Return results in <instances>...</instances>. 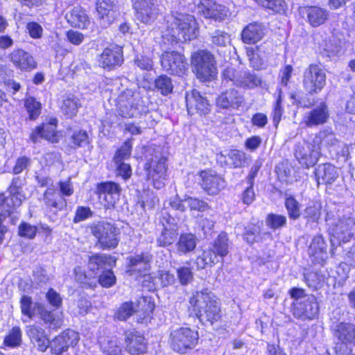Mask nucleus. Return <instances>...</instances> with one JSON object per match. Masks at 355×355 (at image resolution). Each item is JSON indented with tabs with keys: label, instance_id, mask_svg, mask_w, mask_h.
<instances>
[{
	"label": "nucleus",
	"instance_id": "69168bd1",
	"mask_svg": "<svg viewBox=\"0 0 355 355\" xmlns=\"http://www.w3.org/2000/svg\"><path fill=\"white\" fill-rule=\"evenodd\" d=\"M99 199L103 203L105 209L114 207L115 204L119 201L120 194H109L105 193H97Z\"/></svg>",
	"mask_w": 355,
	"mask_h": 355
},
{
	"label": "nucleus",
	"instance_id": "680f3d73",
	"mask_svg": "<svg viewBox=\"0 0 355 355\" xmlns=\"http://www.w3.org/2000/svg\"><path fill=\"white\" fill-rule=\"evenodd\" d=\"M121 190L120 186L113 182H102L97 186V193L120 194Z\"/></svg>",
	"mask_w": 355,
	"mask_h": 355
},
{
	"label": "nucleus",
	"instance_id": "c85d7f7f",
	"mask_svg": "<svg viewBox=\"0 0 355 355\" xmlns=\"http://www.w3.org/2000/svg\"><path fill=\"white\" fill-rule=\"evenodd\" d=\"M300 12L306 16L307 22L314 28L324 24L329 18L328 10L319 6H306Z\"/></svg>",
	"mask_w": 355,
	"mask_h": 355
},
{
	"label": "nucleus",
	"instance_id": "2f4dec72",
	"mask_svg": "<svg viewBox=\"0 0 355 355\" xmlns=\"http://www.w3.org/2000/svg\"><path fill=\"white\" fill-rule=\"evenodd\" d=\"M314 143L320 144L319 148L326 149L329 153L336 152L340 141L336 138L335 133L330 130H320L314 139Z\"/></svg>",
	"mask_w": 355,
	"mask_h": 355
},
{
	"label": "nucleus",
	"instance_id": "393cba45",
	"mask_svg": "<svg viewBox=\"0 0 355 355\" xmlns=\"http://www.w3.org/2000/svg\"><path fill=\"white\" fill-rule=\"evenodd\" d=\"M123 62V50L121 46H114L104 49L101 55L99 63L104 69H112L120 66Z\"/></svg>",
	"mask_w": 355,
	"mask_h": 355
},
{
	"label": "nucleus",
	"instance_id": "5fc2aeb1",
	"mask_svg": "<svg viewBox=\"0 0 355 355\" xmlns=\"http://www.w3.org/2000/svg\"><path fill=\"white\" fill-rule=\"evenodd\" d=\"M176 274L180 284L187 286L193 280V272L190 266H185L177 268Z\"/></svg>",
	"mask_w": 355,
	"mask_h": 355
},
{
	"label": "nucleus",
	"instance_id": "2eb2a0df",
	"mask_svg": "<svg viewBox=\"0 0 355 355\" xmlns=\"http://www.w3.org/2000/svg\"><path fill=\"white\" fill-rule=\"evenodd\" d=\"M294 154L300 164L306 168L313 166L320 157V152L315 146L306 141L295 144Z\"/></svg>",
	"mask_w": 355,
	"mask_h": 355
},
{
	"label": "nucleus",
	"instance_id": "603ef678",
	"mask_svg": "<svg viewBox=\"0 0 355 355\" xmlns=\"http://www.w3.org/2000/svg\"><path fill=\"white\" fill-rule=\"evenodd\" d=\"M287 218L285 216L270 213L266 218V225L273 230L284 227L286 225Z\"/></svg>",
	"mask_w": 355,
	"mask_h": 355
},
{
	"label": "nucleus",
	"instance_id": "c756f323",
	"mask_svg": "<svg viewBox=\"0 0 355 355\" xmlns=\"http://www.w3.org/2000/svg\"><path fill=\"white\" fill-rule=\"evenodd\" d=\"M267 28L259 22H254L246 26L241 33L242 41L245 44H255L266 35Z\"/></svg>",
	"mask_w": 355,
	"mask_h": 355
},
{
	"label": "nucleus",
	"instance_id": "cd10ccee",
	"mask_svg": "<svg viewBox=\"0 0 355 355\" xmlns=\"http://www.w3.org/2000/svg\"><path fill=\"white\" fill-rule=\"evenodd\" d=\"M10 58L13 64L21 71H31L37 67L33 57L22 49L14 50L10 54Z\"/></svg>",
	"mask_w": 355,
	"mask_h": 355
},
{
	"label": "nucleus",
	"instance_id": "8fccbe9b",
	"mask_svg": "<svg viewBox=\"0 0 355 355\" xmlns=\"http://www.w3.org/2000/svg\"><path fill=\"white\" fill-rule=\"evenodd\" d=\"M229 164L234 168L243 167L247 162L246 154L239 150H231L227 154Z\"/></svg>",
	"mask_w": 355,
	"mask_h": 355
},
{
	"label": "nucleus",
	"instance_id": "3c124183",
	"mask_svg": "<svg viewBox=\"0 0 355 355\" xmlns=\"http://www.w3.org/2000/svg\"><path fill=\"white\" fill-rule=\"evenodd\" d=\"M177 236V230L163 229L160 235L157 238V244L159 247H167L175 241Z\"/></svg>",
	"mask_w": 355,
	"mask_h": 355
},
{
	"label": "nucleus",
	"instance_id": "052dcab7",
	"mask_svg": "<svg viewBox=\"0 0 355 355\" xmlns=\"http://www.w3.org/2000/svg\"><path fill=\"white\" fill-rule=\"evenodd\" d=\"M184 202L187 205V208H189L190 210H195L198 211H204L208 208V205L206 202L194 198L192 197H185Z\"/></svg>",
	"mask_w": 355,
	"mask_h": 355
},
{
	"label": "nucleus",
	"instance_id": "473e14b6",
	"mask_svg": "<svg viewBox=\"0 0 355 355\" xmlns=\"http://www.w3.org/2000/svg\"><path fill=\"white\" fill-rule=\"evenodd\" d=\"M327 245L321 234L314 236L308 249L309 255L313 263H320L327 254Z\"/></svg>",
	"mask_w": 355,
	"mask_h": 355
},
{
	"label": "nucleus",
	"instance_id": "9b49d317",
	"mask_svg": "<svg viewBox=\"0 0 355 355\" xmlns=\"http://www.w3.org/2000/svg\"><path fill=\"white\" fill-rule=\"evenodd\" d=\"M159 60L162 69L171 75L181 76L187 70L186 58L178 51H164Z\"/></svg>",
	"mask_w": 355,
	"mask_h": 355
},
{
	"label": "nucleus",
	"instance_id": "f03ea898",
	"mask_svg": "<svg viewBox=\"0 0 355 355\" xmlns=\"http://www.w3.org/2000/svg\"><path fill=\"white\" fill-rule=\"evenodd\" d=\"M196 315L202 324H213L222 317L219 300L208 288L196 291L189 299Z\"/></svg>",
	"mask_w": 355,
	"mask_h": 355
},
{
	"label": "nucleus",
	"instance_id": "20e7f679",
	"mask_svg": "<svg viewBox=\"0 0 355 355\" xmlns=\"http://www.w3.org/2000/svg\"><path fill=\"white\" fill-rule=\"evenodd\" d=\"M229 247L230 243L227 234L220 233L209 247L196 258L197 268L202 270L207 266L211 267L220 261H223L229 253Z\"/></svg>",
	"mask_w": 355,
	"mask_h": 355
},
{
	"label": "nucleus",
	"instance_id": "9d476101",
	"mask_svg": "<svg viewBox=\"0 0 355 355\" xmlns=\"http://www.w3.org/2000/svg\"><path fill=\"white\" fill-rule=\"evenodd\" d=\"M166 159L160 153L154 155L145 164L148 180H151L155 188L159 189L164 186L166 179Z\"/></svg>",
	"mask_w": 355,
	"mask_h": 355
},
{
	"label": "nucleus",
	"instance_id": "f8f14e48",
	"mask_svg": "<svg viewBox=\"0 0 355 355\" xmlns=\"http://www.w3.org/2000/svg\"><path fill=\"white\" fill-rule=\"evenodd\" d=\"M292 306L293 315L303 320H313L319 312V305L313 295L306 296L299 302H294Z\"/></svg>",
	"mask_w": 355,
	"mask_h": 355
},
{
	"label": "nucleus",
	"instance_id": "13d9d810",
	"mask_svg": "<svg viewBox=\"0 0 355 355\" xmlns=\"http://www.w3.org/2000/svg\"><path fill=\"white\" fill-rule=\"evenodd\" d=\"M21 342V331L19 327H15L4 338V343L9 347H16Z\"/></svg>",
	"mask_w": 355,
	"mask_h": 355
},
{
	"label": "nucleus",
	"instance_id": "de8ad7c7",
	"mask_svg": "<svg viewBox=\"0 0 355 355\" xmlns=\"http://www.w3.org/2000/svg\"><path fill=\"white\" fill-rule=\"evenodd\" d=\"M79 105L78 98L73 96H68L63 100L61 110L64 115L71 118L76 114Z\"/></svg>",
	"mask_w": 355,
	"mask_h": 355
},
{
	"label": "nucleus",
	"instance_id": "e2e57ef3",
	"mask_svg": "<svg viewBox=\"0 0 355 355\" xmlns=\"http://www.w3.org/2000/svg\"><path fill=\"white\" fill-rule=\"evenodd\" d=\"M37 231L35 226L28 223H21L18 227V234L20 236L31 239L35 236Z\"/></svg>",
	"mask_w": 355,
	"mask_h": 355
},
{
	"label": "nucleus",
	"instance_id": "864d4df0",
	"mask_svg": "<svg viewBox=\"0 0 355 355\" xmlns=\"http://www.w3.org/2000/svg\"><path fill=\"white\" fill-rule=\"evenodd\" d=\"M137 310V306L132 302L123 303L115 313V317L120 320H126Z\"/></svg>",
	"mask_w": 355,
	"mask_h": 355
},
{
	"label": "nucleus",
	"instance_id": "39448f33",
	"mask_svg": "<svg viewBox=\"0 0 355 355\" xmlns=\"http://www.w3.org/2000/svg\"><path fill=\"white\" fill-rule=\"evenodd\" d=\"M191 66L196 77L202 82L212 80L217 74L215 58L207 51L195 52L191 57Z\"/></svg>",
	"mask_w": 355,
	"mask_h": 355
},
{
	"label": "nucleus",
	"instance_id": "f704fd0d",
	"mask_svg": "<svg viewBox=\"0 0 355 355\" xmlns=\"http://www.w3.org/2000/svg\"><path fill=\"white\" fill-rule=\"evenodd\" d=\"M27 334L40 351L45 352L49 347V340L42 327L35 325L30 326L27 330Z\"/></svg>",
	"mask_w": 355,
	"mask_h": 355
},
{
	"label": "nucleus",
	"instance_id": "338daca9",
	"mask_svg": "<svg viewBox=\"0 0 355 355\" xmlns=\"http://www.w3.org/2000/svg\"><path fill=\"white\" fill-rule=\"evenodd\" d=\"M94 212L88 207L78 206L73 218V223H77L92 217Z\"/></svg>",
	"mask_w": 355,
	"mask_h": 355
},
{
	"label": "nucleus",
	"instance_id": "e433bc0d",
	"mask_svg": "<svg viewBox=\"0 0 355 355\" xmlns=\"http://www.w3.org/2000/svg\"><path fill=\"white\" fill-rule=\"evenodd\" d=\"M197 237L191 233H184L180 236L175 244L178 252L180 254H187L192 252L197 245Z\"/></svg>",
	"mask_w": 355,
	"mask_h": 355
},
{
	"label": "nucleus",
	"instance_id": "4d7b16f0",
	"mask_svg": "<svg viewBox=\"0 0 355 355\" xmlns=\"http://www.w3.org/2000/svg\"><path fill=\"white\" fill-rule=\"evenodd\" d=\"M247 55L250 61V64L253 69L257 70L262 69L264 64L266 56L257 53L252 47L247 49Z\"/></svg>",
	"mask_w": 355,
	"mask_h": 355
},
{
	"label": "nucleus",
	"instance_id": "58836bf2",
	"mask_svg": "<svg viewBox=\"0 0 355 355\" xmlns=\"http://www.w3.org/2000/svg\"><path fill=\"white\" fill-rule=\"evenodd\" d=\"M264 236H270V233H262L261 227L252 223L248 225L245 227L244 232L243 234V240L249 245L262 242Z\"/></svg>",
	"mask_w": 355,
	"mask_h": 355
},
{
	"label": "nucleus",
	"instance_id": "423d86ee",
	"mask_svg": "<svg viewBox=\"0 0 355 355\" xmlns=\"http://www.w3.org/2000/svg\"><path fill=\"white\" fill-rule=\"evenodd\" d=\"M175 42L191 40L196 37V22L194 17L180 13L171 24L170 33Z\"/></svg>",
	"mask_w": 355,
	"mask_h": 355
},
{
	"label": "nucleus",
	"instance_id": "4be33fe9",
	"mask_svg": "<svg viewBox=\"0 0 355 355\" xmlns=\"http://www.w3.org/2000/svg\"><path fill=\"white\" fill-rule=\"evenodd\" d=\"M96 10L101 24L105 28L111 25L119 15L114 0H97Z\"/></svg>",
	"mask_w": 355,
	"mask_h": 355
},
{
	"label": "nucleus",
	"instance_id": "79ce46f5",
	"mask_svg": "<svg viewBox=\"0 0 355 355\" xmlns=\"http://www.w3.org/2000/svg\"><path fill=\"white\" fill-rule=\"evenodd\" d=\"M155 88L163 96H167L173 92V83L171 77L166 74L157 76L154 82Z\"/></svg>",
	"mask_w": 355,
	"mask_h": 355
},
{
	"label": "nucleus",
	"instance_id": "0eeeda50",
	"mask_svg": "<svg viewBox=\"0 0 355 355\" xmlns=\"http://www.w3.org/2000/svg\"><path fill=\"white\" fill-rule=\"evenodd\" d=\"M198 332L189 327H180L173 330L170 334L171 348L180 354H185L197 345Z\"/></svg>",
	"mask_w": 355,
	"mask_h": 355
},
{
	"label": "nucleus",
	"instance_id": "7ed1b4c3",
	"mask_svg": "<svg viewBox=\"0 0 355 355\" xmlns=\"http://www.w3.org/2000/svg\"><path fill=\"white\" fill-rule=\"evenodd\" d=\"M96 242L95 246L103 250L115 249L119 243V230L114 224L105 220L92 223L88 226Z\"/></svg>",
	"mask_w": 355,
	"mask_h": 355
},
{
	"label": "nucleus",
	"instance_id": "5701e85b",
	"mask_svg": "<svg viewBox=\"0 0 355 355\" xmlns=\"http://www.w3.org/2000/svg\"><path fill=\"white\" fill-rule=\"evenodd\" d=\"M198 10L205 18L222 21L227 16L226 8L214 0H200Z\"/></svg>",
	"mask_w": 355,
	"mask_h": 355
},
{
	"label": "nucleus",
	"instance_id": "72a5a7b5",
	"mask_svg": "<svg viewBox=\"0 0 355 355\" xmlns=\"http://www.w3.org/2000/svg\"><path fill=\"white\" fill-rule=\"evenodd\" d=\"M67 22L73 27L87 28L90 21L85 10L80 6L73 7L65 15Z\"/></svg>",
	"mask_w": 355,
	"mask_h": 355
},
{
	"label": "nucleus",
	"instance_id": "a878e982",
	"mask_svg": "<svg viewBox=\"0 0 355 355\" xmlns=\"http://www.w3.org/2000/svg\"><path fill=\"white\" fill-rule=\"evenodd\" d=\"M153 255L148 252H141L135 254L128 257L129 271L131 272H138L140 275H145L146 272L150 268V262Z\"/></svg>",
	"mask_w": 355,
	"mask_h": 355
},
{
	"label": "nucleus",
	"instance_id": "49530a36",
	"mask_svg": "<svg viewBox=\"0 0 355 355\" xmlns=\"http://www.w3.org/2000/svg\"><path fill=\"white\" fill-rule=\"evenodd\" d=\"M24 107L28 114V119L31 121L36 120L41 114V103L32 96L25 99Z\"/></svg>",
	"mask_w": 355,
	"mask_h": 355
},
{
	"label": "nucleus",
	"instance_id": "bf43d9fd",
	"mask_svg": "<svg viewBox=\"0 0 355 355\" xmlns=\"http://www.w3.org/2000/svg\"><path fill=\"white\" fill-rule=\"evenodd\" d=\"M132 151V142L130 140L125 141L121 147L118 149L114 157V161L115 163L123 161L128 159L130 157Z\"/></svg>",
	"mask_w": 355,
	"mask_h": 355
},
{
	"label": "nucleus",
	"instance_id": "6ab92c4d",
	"mask_svg": "<svg viewBox=\"0 0 355 355\" xmlns=\"http://www.w3.org/2000/svg\"><path fill=\"white\" fill-rule=\"evenodd\" d=\"M133 8L136 11L137 19L144 24L154 21L159 13V10L153 0H135Z\"/></svg>",
	"mask_w": 355,
	"mask_h": 355
},
{
	"label": "nucleus",
	"instance_id": "a19ab883",
	"mask_svg": "<svg viewBox=\"0 0 355 355\" xmlns=\"http://www.w3.org/2000/svg\"><path fill=\"white\" fill-rule=\"evenodd\" d=\"M322 205L320 202L313 201L308 204L302 211V216L306 223H318L322 216Z\"/></svg>",
	"mask_w": 355,
	"mask_h": 355
},
{
	"label": "nucleus",
	"instance_id": "f257e3e1",
	"mask_svg": "<svg viewBox=\"0 0 355 355\" xmlns=\"http://www.w3.org/2000/svg\"><path fill=\"white\" fill-rule=\"evenodd\" d=\"M25 199L21 192V180L19 177L12 178L10 185L6 193L0 194V244L4 239V234L8 229L3 224L6 218H9L11 223L15 224V216H12Z\"/></svg>",
	"mask_w": 355,
	"mask_h": 355
},
{
	"label": "nucleus",
	"instance_id": "7c9ffc66",
	"mask_svg": "<svg viewBox=\"0 0 355 355\" xmlns=\"http://www.w3.org/2000/svg\"><path fill=\"white\" fill-rule=\"evenodd\" d=\"M115 262V259L110 254H95L89 257L88 268L91 271L97 274V272H103V271L110 270Z\"/></svg>",
	"mask_w": 355,
	"mask_h": 355
},
{
	"label": "nucleus",
	"instance_id": "bb28decb",
	"mask_svg": "<svg viewBox=\"0 0 355 355\" xmlns=\"http://www.w3.org/2000/svg\"><path fill=\"white\" fill-rule=\"evenodd\" d=\"M315 176L318 184H332L338 178V168L331 164L325 163L318 165L315 169Z\"/></svg>",
	"mask_w": 355,
	"mask_h": 355
},
{
	"label": "nucleus",
	"instance_id": "412c9836",
	"mask_svg": "<svg viewBox=\"0 0 355 355\" xmlns=\"http://www.w3.org/2000/svg\"><path fill=\"white\" fill-rule=\"evenodd\" d=\"M124 343L125 350L132 355L144 354L147 351V341L137 331H125Z\"/></svg>",
	"mask_w": 355,
	"mask_h": 355
},
{
	"label": "nucleus",
	"instance_id": "f3484780",
	"mask_svg": "<svg viewBox=\"0 0 355 355\" xmlns=\"http://www.w3.org/2000/svg\"><path fill=\"white\" fill-rule=\"evenodd\" d=\"M329 116V107L322 101L304 115L302 121L306 127L313 128L326 123Z\"/></svg>",
	"mask_w": 355,
	"mask_h": 355
},
{
	"label": "nucleus",
	"instance_id": "a211bd4d",
	"mask_svg": "<svg viewBox=\"0 0 355 355\" xmlns=\"http://www.w3.org/2000/svg\"><path fill=\"white\" fill-rule=\"evenodd\" d=\"M200 185L209 195H216L225 187L224 178L214 171H202L199 174Z\"/></svg>",
	"mask_w": 355,
	"mask_h": 355
},
{
	"label": "nucleus",
	"instance_id": "1a4fd4ad",
	"mask_svg": "<svg viewBox=\"0 0 355 355\" xmlns=\"http://www.w3.org/2000/svg\"><path fill=\"white\" fill-rule=\"evenodd\" d=\"M139 101V94L127 89L117 98L116 111L122 117H135L142 111Z\"/></svg>",
	"mask_w": 355,
	"mask_h": 355
},
{
	"label": "nucleus",
	"instance_id": "ddd939ff",
	"mask_svg": "<svg viewBox=\"0 0 355 355\" xmlns=\"http://www.w3.org/2000/svg\"><path fill=\"white\" fill-rule=\"evenodd\" d=\"M332 235L334 239H331L332 246H335L337 241L338 244L346 243L355 236V219L343 216L340 218L332 227Z\"/></svg>",
	"mask_w": 355,
	"mask_h": 355
},
{
	"label": "nucleus",
	"instance_id": "09e8293b",
	"mask_svg": "<svg viewBox=\"0 0 355 355\" xmlns=\"http://www.w3.org/2000/svg\"><path fill=\"white\" fill-rule=\"evenodd\" d=\"M211 40L214 48L226 47L231 42L230 35L220 30H216L211 33Z\"/></svg>",
	"mask_w": 355,
	"mask_h": 355
},
{
	"label": "nucleus",
	"instance_id": "4468645a",
	"mask_svg": "<svg viewBox=\"0 0 355 355\" xmlns=\"http://www.w3.org/2000/svg\"><path fill=\"white\" fill-rule=\"evenodd\" d=\"M185 100L188 114L191 116H205L211 111L209 101L196 89L186 94Z\"/></svg>",
	"mask_w": 355,
	"mask_h": 355
},
{
	"label": "nucleus",
	"instance_id": "6e6d98bb",
	"mask_svg": "<svg viewBox=\"0 0 355 355\" xmlns=\"http://www.w3.org/2000/svg\"><path fill=\"white\" fill-rule=\"evenodd\" d=\"M88 144L89 137L86 131H76L71 137L70 146L71 148H77L85 147Z\"/></svg>",
	"mask_w": 355,
	"mask_h": 355
},
{
	"label": "nucleus",
	"instance_id": "dca6fc26",
	"mask_svg": "<svg viewBox=\"0 0 355 355\" xmlns=\"http://www.w3.org/2000/svg\"><path fill=\"white\" fill-rule=\"evenodd\" d=\"M78 340V334L73 330L67 329L49 341V347L51 348L52 354L61 355L69 347L76 345Z\"/></svg>",
	"mask_w": 355,
	"mask_h": 355
},
{
	"label": "nucleus",
	"instance_id": "ea45409f",
	"mask_svg": "<svg viewBox=\"0 0 355 355\" xmlns=\"http://www.w3.org/2000/svg\"><path fill=\"white\" fill-rule=\"evenodd\" d=\"M36 309L38 313L37 315H40V318L45 324L48 325L49 328L57 329L61 327L62 321L58 315L48 311L43 304L42 306H37Z\"/></svg>",
	"mask_w": 355,
	"mask_h": 355
},
{
	"label": "nucleus",
	"instance_id": "774afa93",
	"mask_svg": "<svg viewBox=\"0 0 355 355\" xmlns=\"http://www.w3.org/2000/svg\"><path fill=\"white\" fill-rule=\"evenodd\" d=\"M134 63L141 70L150 71L153 67V60L146 55H137L134 60Z\"/></svg>",
	"mask_w": 355,
	"mask_h": 355
},
{
	"label": "nucleus",
	"instance_id": "0e129e2a",
	"mask_svg": "<svg viewBox=\"0 0 355 355\" xmlns=\"http://www.w3.org/2000/svg\"><path fill=\"white\" fill-rule=\"evenodd\" d=\"M116 278L111 270L103 271L97 277V283L103 287H110L115 284Z\"/></svg>",
	"mask_w": 355,
	"mask_h": 355
},
{
	"label": "nucleus",
	"instance_id": "6e6552de",
	"mask_svg": "<svg viewBox=\"0 0 355 355\" xmlns=\"http://www.w3.org/2000/svg\"><path fill=\"white\" fill-rule=\"evenodd\" d=\"M326 78V73L320 65L311 64L303 73L304 89L311 95L318 94L325 86Z\"/></svg>",
	"mask_w": 355,
	"mask_h": 355
},
{
	"label": "nucleus",
	"instance_id": "b1692460",
	"mask_svg": "<svg viewBox=\"0 0 355 355\" xmlns=\"http://www.w3.org/2000/svg\"><path fill=\"white\" fill-rule=\"evenodd\" d=\"M243 102V95L235 89H230L222 92L216 98L217 107L226 110H237Z\"/></svg>",
	"mask_w": 355,
	"mask_h": 355
},
{
	"label": "nucleus",
	"instance_id": "aec40b11",
	"mask_svg": "<svg viewBox=\"0 0 355 355\" xmlns=\"http://www.w3.org/2000/svg\"><path fill=\"white\" fill-rule=\"evenodd\" d=\"M334 338L340 342V345H355V323L340 322L331 327Z\"/></svg>",
	"mask_w": 355,
	"mask_h": 355
},
{
	"label": "nucleus",
	"instance_id": "37998d69",
	"mask_svg": "<svg viewBox=\"0 0 355 355\" xmlns=\"http://www.w3.org/2000/svg\"><path fill=\"white\" fill-rule=\"evenodd\" d=\"M101 349L105 355H122L119 341L114 338H104L101 341Z\"/></svg>",
	"mask_w": 355,
	"mask_h": 355
},
{
	"label": "nucleus",
	"instance_id": "4c0bfd02",
	"mask_svg": "<svg viewBox=\"0 0 355 355\" xmlns=\"http://www.w3.org/2000/svg\"><path fill=\"white\" fill-rule=\"evenodd\" d=\"M44 201L48 207L54 208L56 211L62 210L67 207V202L63 196L52 188H48L45 191Z\"/></svg>",
	"mask_w": 355,
	"mask_h": 355
},
{
	"label": "nucleus",
	"instance_id": "a18cd8bd",
	"mask_svg": "<svg viewBox=\"0 0 355 355\" xmlns=\"http://www.w3.org/2000/svg\"><path fill=\"white\" fill-rule=\"evenodd\" d=\"M37 306H42L40 303L33 304L31 297L27 295H23L20 300V306L21 313L23 315L28 316L32 319L37 315V311L36 310Z\"/></svg>",
	"mask_w": 355,
	"mask_h": 355
},
{
	"label": "nucleus",
	"instance_id": "c9c22d12",
	"mask_svg": "<svg viewBox=\"0 0 355 355\" xmlns=\"http://www.w3.org/2000/svg\"><path fill=\"white\" fill-rule=\"evenodd\" d=\"M263 81L261 76L254 71H241L240 79L237 80V87L243 89H252L261 87Z\"/></svg>",
	"mask_w": 355,
	"mask_h": 355
},
{
	"label": "nucleus",
	"instance_id": "c03bdc74",
	"mask_svg": "<svg viewBox=\"0 0 355 355\" xmlns=\"http://www.w3.org/2000/svg\"><path fill=\"white\" fill-rule=\"evenodd\" d=\"M284 206L291 220H297L300 218L301 214H302V212L301 211V205L292 196L286 198Z\"/></svg>",
	"mask_w": 355,
	"mask_h": 355
}]
</instances>
